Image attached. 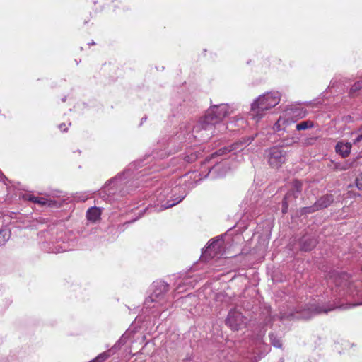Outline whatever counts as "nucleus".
<instances>
[{
	"mask_svg": "<svg viewBox=\"0 0 362 362\" xmlns=\"http://www.w3.org/2000/svg\"><path fill=\"white\" fill-rule=\"evenodd\" d=\"M334 202V197L332 194H326L318 199L315 202L317 210L329 206Z\"/></svg>",
	"mask_w": 362,
	"mask_h": 362,
	"instance_id": "obj_16",
	"label": "nucleus"
},
{
	"mask_svg": "<svg viewBox=\"0 0 362 362\" xmlns=\"http://www.w3.org/2000/svg\"><path fill=\"white\" fill-rule=\"evenodd\" d=\"M297 110H287L284 114L281 116L276 122L274 124L273 129L275 132H279L284 129V127L290 125L297 121V119H294L293 117L297 112Z\"/></svg>",
	"mask_w": 362,
	"mask_h": 362,
	"instance_id": "obj_11",
	"label": "nucleus"
},
{
	"mask_svg": "<svg viewBox=\"0 0 362 362\" xmlns=\"http://www.w3.org/2000/svg\"><path fill=\"white\" fill-rule=\"evenodd\" d=\"M125 343L124 337H121L119 340L109 350L104 351L98 355L94 359L89 362H104L112 355H113L119 348Z\"/></svg>",
	"mask_w": 362,
	"mask_h": 362,
	"instance_id": "obj_13",
	"label": "nucleus"
},
{
	"mask_svg": "<svg viewBox=\"0 0 362 362\" xmlns=\"http://www.w3.org/2000/svg\"><path fill=\"white\" fill-rule=\"evenodd\" d=\"M169 285L162 280L154 281L151 285V295L144 301V308L150 310L155 317L171 306V301L166 296Z\"/></svg>",
	"mask_w": 362,
	"mask_h": 362,
	"instance_id": "obj_4",
	"label": "nucleus"
},
{
	"mask_svg": "<svg viewBox=\"0 0 362 362\" xmlns=\"http://www.w3.org/2000/svg\"><path fill=\"white\" fill-rule=\"evenodd\" d=\"M11 232L7 228L0 229V246L4 245L10 238Z\"/></svg>",
	"mask_w": 362,
	"mask_h": 362,
	"instance_id": "obj_21",
	"label": "nucleus"
},
{
	"mask_svg": "<svg viewBox=\"0 0 362 362\" xmlns=\"http://www.w3.org/2000/svg\"><path fill=\"white\" fill-rule=\"evenodd\" d=\"M330 286L334 284V288H332V295L335 300L346 296L354 295L353 287L350 276L346 273L332 272L328 279Z\"/></svg>",
	"mask_w": 362,
	"mask_h": 362,
	"instance_id": "obj_6",
	"label": "nucleus"
},
{
	"mask_svg": "<svg viewBox=\"0 0 362 362\" xmlns=\"http://www.w3.org/2000/svg\"><path fill=\"white\" fill-rule=\"evenodd\" d=\"M156 194H158V200L160 202V204H162L163 202V197H164V195L161 196V192L158 194V192H156Z\"/></svg>",
	"mask_w": 362,
	"mask_h": 362,
	"instance_id": "obj_32",
	"label": "nucleus"
},
{
	"mask_svg": "<svg viewBox=\"0 0 362 362\" xmlns=\"http://www.w3.org/2000/svg\"><path fill=\"white\" fill-rule=\"evenodd\" d=\"M313 124L312 122L307 120V121H303L298 124H296V128L297 130H305L309 128L313 127Z\"/></svg>",
	"mask_w": 362,
	"mask_h": 362,
	"instance_id": "obj_22",
	"label": "nucleus"
},
{
	"mask_svg": "<svg viewBox=\"0 0 362 362\" xmlns=\"http://www.w3.org/2000/svg\"><path fill=\"white\" fill-rule=\"evenodd\" d=\"M316 211H318V210L316 207L315 204H314L313 205H312L310 206L303 207V208L300 209V215H304V214L305 215V214L313 213Z\"/></svg>",
	"mask_w": 362,
	"mask_h": 362,
	"instance_id": "obj_24",
	"label": "nucleus"
},
{
	"mask_svg": "<svg viewBox=\"0 0 362 362\" xmlns=\"http://www.w3.org/2000/svg\"><path fill=\"white\" fill-rule=\"evenodd\" d=\"M253 138H248L247 141H240L236 142L228 147H223L211 155L209 158H206L204 163V166L206 168L207 173L204 175H202L201 173H192L189 175H185L183 178L185 179V187L188 189H191L196 186L197 182L206 177L209 173L215 174L216 176H223L230 169L229 166V160L225 158H221V160H214L219 156H223L231 151H242L246 146L251 143Z\"/></svg>",
	"mask_w": 362,
	"mask_h": 362,
	"instance_id": "obj_1",
	"label": "nucleus"
},
{
	"mask_svg": "<svg viewBox=\"0 0 362 362\" xmlns=\"http://www.w3.org/2000/svg\"><path fill=\"white\" fill-rule=\"evenodd\" d=\"M299 142V138L298 136H286L281 140V146L289 147L292 146Z\"/></svg>",
	"mask_w": 362,
	"mask_h": 362,
	"instance_id": "obj_20",
	"label": "nucleus"
},
{
	"mask_svg": "<svg viewBox=\"0 0 362 362\" xmlns=\"http://www.w3.org/2000/svg\"><path fill=\"white\" fill-rule=\"evenodd\" d=\"M187 280H186L185 282H184V284H188V282L187 281Z\"/></svg>",
	"mask_w": 362,
	"mask_h": 362,
	"instance_id": "obj_39",
	"label": "nucleus"
},
{
	"mask_svg": "<svg viewBox=\"0 0 362 362\" xmlns=\"http://www.w3.org/2000/svg\"><path fill=\"white\" fill-rule=\"evenodd\" d=\"M349 308L348 305H339V303H334V305H332L329 307L325 306H319L311 305L310 307L305 308V314H298L297 312V315H296L294 313H291L289 314L282 313H281V319H291V318H305L308 319L314 314H320V313H327L329 311L333 310L335 308H341V309H346Z\"/></svg>",
	"mask_w": 362,
	"mask_h": 362,
	"instance_id": "obj_7",
	"label": "nucleus"
},
{
	"mask_svg": "<svg viewBox=\"0 0 362 362\" xmlns=\"http://www.w3.org/2000/svg\"><path fill=\"white\" fill-rule=\"evenodd\" d=\"M188 298H189V297L188 296H185V297L184 298V299H185V300H187Z\"/></svg>",
	"mask_w": 362,
	"mask_h": 362,
	"instance_id": "obj_37",
	"label": "nucleus"
},
{
	"mask_svg": "<svg viewBox=\"0 0 362 362\" xmlns=\"http://www.w3.org/2000/svg\"><path fill=\"white\" fill-rule=\"evenodd\" d=\"M223 244V240L218 238L211 240L206 249L202 252V258L207 261L209 259L218 257L221 253Z\"/></svg>",
	"mask_w": 362,
	"mask_h": 362,
	"instance_id": "obj_10",
	"label": "nucleus"
},
{
	"mask_svg": "<svg viewBox=\"0 0 362 362\" xmlns=\"http://www.w3.org/2000/svg\"><path fill=\"white\" fill-rule=\"evenodd\" d=\"M136 220V219L132 220V221H129V223L134 222Z\"/></svg>",
	"mask_w": 362,
	"mask_h": 362,
	"instance_id": "obj_38",
	"label": "nucleus"
},
{
	"mask_svg": "<svg viewBox=\"0 0 362 362\" xmlns=\"http://www.w3.org/2000/svg\"><path fill=\"white\" fill-rule=\"evenodd\" d=\"M260 358H261L260 356H258V358L255 357V361H254V362H257V361H258V360H259Z\"/></svg>",
	"mask_w": 362,
	"mask_h": 362,
	"instance_id": "obj_34",
	"label": "nucleus"
},
{
	"mask_svg": "<svg viewBox=\"0 0 362 362\" xmlns=\"http://www.w3.org/2000/svg\"><path fill=\"white\" fill-rule=\"evenodd\" d=\"M180 286H177V287L176 288V290H177L178 292H180Z\"/></svg>",
	"mask_w": 362,
	"mask_h": 362,
	"instance_id": "obj_35",
	"label": "nucleus"
},
{
	"mask_svg": "<svg viewBox=\"0 0 362 362\" xmlns=\"http://www.w3.org/2000/svg\"><path fill=\"white\" fill-rule=\"evenodd\" d=\"M271 344L276 348H281V343L279 339H278L274 334H269Z\"/></svg>",
	"mask_w": 362,
	"mask_h": 362,
	"instance_id": "obj_26",
	"label": "nucleus"
},
{
	"mask_svg": "<svg viewBox=\"0 0 362 362\" xmlns=\"http://www.w3.org/2000/svg\"><path fill=\"white\" fill-rule=\"evenodd\" d=\"M303 183L298 180L292 182L291 188L285 195L282 202V213L288 211V205L296 201L302 191Z\"/></svg>",
	"mask_w": 362,
	"mask_h": 362,
	"instance_id": "obj_8",
	"label": "nucleus"
},
{
	"mask_svg": "<svg viewBox=\"0 0 362 362\" xmlns=\"http://www.w3.org/2000/svg\"><path fill=\"white\" fill-rule=\"evenodd\" d=\"M59 129L62 131V132H66L67 131V128L66 127V124L64 123H62L59 125Z\"/></svg>",
	"mask_w": 362,
	"mask_h": 362,
	"instance_id": "obj_31",
	"label": "nucleus"
},
{
	"mask_svg": "<svg viewBox=\"0 0 362 362\" xmlns=\"http://www.w3.org/2000/svg\"><path fill=\"white\" fill-rule=\"evenodd\" d=\"M245 319L242 313L235 309L231 310L226 320V325L233 330H238L245 325Z\"/></svg>",
	"mask_w": 362,
	"mask_h": 362,
	"instance_id": "obj_12",
	"label": "nucleus"
},
{
	"mask_svg": "<svg viewBox=\"0 0 362 362\" xmlns=\"http://www.w3.org/2000/svg\"><path fill=\"white\" fill-rule=\"evenodd\" d=\"M356 137L354 140V145H358V148L362 150V127L360 128L356 133Z\"/></svg>",
	"mask_w": 362,
	"mask_h": 362,
	"instance_id": "obj_23",
	"label": "nucleus"
},
{
	"mask_svg": "<svg viewBox=\"0 0 362 362\" xmlns=\"http://www.w3.org/2000/svg\"><path fill=\"white\" fill-rule=\"evenodd\" d=\"M101 216V211L98 207L90 208L86 213V217L88 221L95 222L100 219Z\"/></svg>",
	"mask_w": 362,
	"mask_h": 362,
	"instance_id": "obj_18",
	"label": "nucleus"
},
{
	"mask_svg": "<svg viewBox=\"0 0 362 362\" xmlns=\"http://www.w3.org/2000/svg\"><path fill=\"white\" fill-rule=\"evenodd\" d=\"M136 165L131 163L122 173L106 182L100 191V196L108 202H112L124 197L132 191V179L141 173H135Z\"/></svg>",
	"mask_w": 362,
	"mask_h": 362,
	"instance_id": "obj_3",
	"label": "nucleus"
},
{
	"mask_svg": "<svg viewBox=\"0 0 362 362\" xmlns=\"http://www.w3.org/2000/svg\"><path fill=\"white\" fill-rule=\"evenodd\" d=\"M197 158V156L194 153H191L190 155H187L184 157V160L187 163L194 162Z\"/></svg>",
	"mask_w": 362,
	"mask_h": 362,
	"instance_id": "obj_27",
	"label": "nucleus"
},
{
	"mask_svg": "<svg viewBox=\"0 0 362 362\" xmlns=\"http://www.w3.org/2000/svg\"><path fill=\"white\" fill-rule=\"evenodd\" d=\"M66 250L65 248H62V247H55L54 248H49L48 250V252H52V253H59L66 251Z\"/></svg>",
	"mask_w": 362,
	"mask_h": 362,
	"instance_id": "obj_28",
	"label": "nucleus"
},
{
	"mask_svg": "<svg viewBox=\"0 0 362 362\" xmlns=\"http://www.w3.org/2000/svg\"><path fill=\"white\" fill-rule=\"evenodd\" d=\"M146 119H147V118H146V117H142V118H141V124H143V122H145V121L146 120Z\"/></svg>",
	"mask_w": 362,
	"mask_h": 362,
	"instance_id": "obj_33",
	"label": "nucleus"
},
{
	"mask_svg": "<svg viewBox=\"0 0 362 362\" xmlns=\"http://www.w3.org/2000/svg\"><path fill=\"white\" fill-rule=\"evenodd\" d=\"M351 143L345 141H339L335 146L336 152L343 158L347 157L351 152Z\"/></svg>",
	"mask_w": 362,
	"mask_h": 362,
	"instance_id": "obj_15",
	"label": "nucleus"
},
{
	"mask_svg": "<svg viewBox=\"0 0 362 362\" xmlns=\"http://www.w3.org/2000/svg\"><path fill=\"white\" fill-rule=\"evenodd\" d=\"M66 97L63 98L62 99V102H65V101H66Z\"/></svg>",
	"mask_w": 362,
	"mask_h": 362,
	"instance_id": "obj_36",
	"label": "nucleus"
},
{
	"mask_svg": "<svg viewBox=\"0 0 362 362\" xmlns=\"http://www.w3.org/2000/svg\"><path fill=\"white\" fill-rule=\"evenodd\" d=\"M317 244L315 238H305L301 244V249L304 251L311 250Z\"/></svg>",
	"mask_w": 362,
	"mask_h": 362,
	"instance_id": "obj_19",
	"label": "nucleus"
},
{
	"mask_svg": "<svg viewBox=\"0 0 362 362\" xmlns=\"http://www.w3.org/2000/svg\"><path fill=\"white\" fill-rule=\"evenodd\" d=\"M356 185L358 189L362 190V173L356 179Z\"/></svg>",
	"mask_w": 362,
	"mask_h": 362,
	"instance_id": "obj_29",
	"label": "nucleus"
},
{
	"mask_svg": "<svg viewBox=\"0 0 362 362\" xmlns=\"http://www.w3.org/2000/svg\"><path fill=\"white\" fill-rule=\"evenodd\" d=\"M268 162L274 168H279L287 159L286 152L279 146H273L268 150Z\"/></svg>",
	"mask_w": 362,
	"mask_h": 362,
	"instance_id": "obj_9",
	"label": "nucleus"
},
{
	"mask_svg": "<svg viewBox=\"0 0 362 362\" xmlns=\"http://www.w3.org/2000/svg\"><path fill=\"white\" fill-rule=\"evenodd\" d=\"M362 88V81L356 82L350 89V94L354 95L356 93Z\"/></svg>",
	"mask_w": 362,
	"mask_h": 362,
	"instance_id": "obj_25",
	"label": "nucleus"
},
{
	"mask_svg": "<svg viewBox=\"0 0 362 362\" xmlns=\"http://www.w3.org/2000/svg\"><path fill=\"white\" fill-rule=\"evenodd\" d=\"M8 179L6 176L0 171V182H3L5 185H7L6 181Z\"/></svg>",
	"mask_w": 362,
	"mask_h": 362,
	"instance_id": "obj_30",
	"label": "nucleus"
},
{
	"mask_svg": "<svg viewBox=\"0 0 362 362\" xmlns=\"http://www.w3.org/2000/svg\"><path fill=\"white\" fill-rule=\"evenodd\" d=\"M233 111L234 108L228 104L211 105L207 110L205 115L200 118L193 127L192 136L199 141H206L213 135L215 125L219 124L225 117L231 115ZM184 137L190 139V133L188 132L187 136L185 134Z\"/></svg>",
	"mask_w": 362,
	"mask_h": 362,
	"instance_id": "obj_2",
	"label": "nucleus"
},
{
	"mask_svg": "<svg viewBox=\"0 0 362 362\" xmlns=\"http://www.w3.org/2000/svg\"><path fill=\"white\" fill-rule=\"evenodd\" d=\"M185 197V194H182V195H180L179 197L172 199V200H168L166 203L161 204L160 205L157 204L156 206H154L153 207H147V210L151 209L152 208L154 209V211H160L164 209H167L171 206H173L178 203H180Z\"/></svg>",
	"mask_w": 362,
	"mask_h": 362,
	"instance_id": "obj_14",
	"label": "nucleus"
},
{
	"mask_svg": "<svg viewBox=\"0 0 362 362\" xmlns=\"http://www.w3.org/2000/svg\"><path fill=\"white\" fill-rule=\"evenodd\" d=\"M28 199L41 206H53L57 204V202L54 200L48 199L44 197H38L33 195H29Z\"/></svg>",
	"mask_w": 362,
	"mask_h": 362,
	"instance_id": "obj_17",
	"label": "nucleus"
},
{
	"mask_svg": "<svg viewBox=\"0 0 362 362\" xmlns=\"http://www.w3.org/2000/svg\"><path fill=\"white\" fill-rule=\"evenodd\" d=\"M281 93L276 90L267 92L257 97L251 104L250 115L256 122L264 116V112L277 105Z\"/></svg>",
	"mask_w": 362,
	"mask_h": 362,
	"instance_id": "obj_5",
	"label": "nucleus"
}]
</instances>
